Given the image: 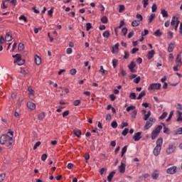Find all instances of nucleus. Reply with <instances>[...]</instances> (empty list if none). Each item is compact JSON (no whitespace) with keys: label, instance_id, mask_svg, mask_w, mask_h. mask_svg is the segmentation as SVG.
<instances>
[{"label":"nucleus","instance_id":"obj_9","mask_svg":"<svg viewBox=\"0 0 182 182\" xmlns=\"http://www.w3.org/2000/svg\"><path fill=\"white\" fill-rule=\"evenodd\" d=\"M119 173H124L126 171V164L124 163H122L119 166Z\"/></svg>","mask_w":182,"mask_h":182},{"label":"nucleus","instance_id":"obj_2","mask_svg":"<svg viewBox=\"0 0 182 182\" xmlns=\"http://www.w3.org/2000/svg\"><path fill=\"white\" fill-rule=\"evenodd\" d=\"M163 144V138H159L156 141V146L154 149V154L157 156L160 154V151H161V146Z\"/></svg>","mask_w":182,"mask_h":182},{"label":"nucleus","instance_id":"obj_53","mask_svg":"<svg viewBox=\"0 0 182 182\" xmlns=\"http://www.w3.org/2000/svg\"><path fill=\"white\" fill-rule=\"evenodd\" d=\"M136 19H138V21H139V22H141V21H143V16H141V14H136Z\"/></svg>","mask_w":182,"mask_h":182},{"label":"nucleus","instance_id":"obj_7","mask_svg":"<svg viewBox=\"0 0 182 182\" xmlns=\"http://www.w3.org/2000/svg\"><path fill=\"white\" fill-rule=\"evenodd\" d=\"M133 139L134 140V141H139V140H140V139H141V132H136L134 134Z\"/></svg>","mask_w":182,"mask_h":182},{"label":"nucleus","instance_id":"obj_47","mask_svg":"<svg viewBox=\"0 0 182 182\" xmlns=\"http://www.w3.org/2000/svg\"><path fill=\"white\" fill-rule=\"evenodd\" d=\"M122 33H123L124 36H126V35H127V28L126 27L122 28Z\"/></svg>","mask_w":182,"mask_h":182},{"label":"nucleus","instance_id":"obj_3","mask_svg":"<svg viewBox=\"0 0 182 182\" xmlns=\"http://www.w3.org/2000/svg\"><path fill=\"white\" fill-rule=\"evenodd\" d=\"M176 148H177V146L176 145V143L169 144L166 150V154L168 155L173 154V153L176 151Z\"/></svg>","mask_w":182,"mask_h":182},{"label":"nucleus","instance_id":"obj_18","mask_svg":"<svg viewBox=\"0 0 182 182\" xmlns=\"http://www.w3.org/2000/svg\"><path fill=\"white\" fill-rule=\"evenodd\" d=\"M177 122H182V112L180 110L177 111Z\"/></svg>","mask_w":182,"mask_h":182},{"label":"nucleus","instance_id":"obj_32","mask_svg":"<svg viewBox=\"0 0 182 182\" xmlns=\"http://www.w3.org/2000/svg\"><path fill=\"white\" fill-rule=\"evenodd\" d=\"M126 151H127V146H124L122 148V152H121V157H123V156H124V153H126Z\"/></svg>","mask_w":182,"mask_h":182},{"label":"nucleus","instance_id":"obj_28","mask_svg":"<svg viewBox=\"0 0 182 182\" xmlns=\"http://www.w3.org/2000/svg\"><path fill=\"white\" fill-rule=\"evenodd\" d=\"M159 133L158 132H156L155 131H152L151 132V139L152 140H154L156 139V138L157 137V136H159Z\"/></svg>","mask_w":182,"mask_h":182},{"label":"nucleus","instance_id":"obj_17","mask_svg":"<svg viewBox=\"0 0 182 182\" xmlns=\"http://www.w3.org/2000/svg\"><path fill=\"white\" fill-rule=\"evenodd\" d=\"M173 50H174V43H170L168 47V52H169V53H171Z\"/></svg>","mask_w":182,"mask_h":182},{"label":"nucleus","instance_id":"obj_25","mask_svg":"<svg viewBox=\"0 0 182 182\" xmlns=\"http://www.w3.org/2000/svg\"><path fill=\"white\" fill-rule=\"evenodd\" d=\"M136 68V63L134 61H132L128 65V69H134Z\"/></svg>","mask_w":182,"mask_h":182},{"label":"nucleus","instance_id":"obj_46","mask_svg":"<svg viewBox=\"0 0 182 182\" xmlns=\"http://www.w3.org/2000/svg\"><path fill=\"white\" fill-rule=\"evenodd\" d=\"M151 11H152V12H156L157 11V5L156 4H154L152 5Z\"/></svg>","mask_w":182,"mask_h":182},{"label":"nucleus","instance_id":"obj_36","mask_svg":"<svg viewBox=\"0 0 182 182\" xmlns=\"http://www.w3.org/2000/svg\"><path fill=\"white\" fill-rule=\"evenodd\" d=\"M167 117V112H164L163 114L159 117L160 120H163V119H166Z\"/></svg>","mask_w":182,"mask_h":182},{"label":"nucleus","instance_id":"obj_61","mask_svg":"<svg viewBox=\"0 0 182 182\" xmlns=\"http://www.w3.org/2000/svg\"><path fill=\"white\" fill-rule=\"evenodd\" d=\"M48 16H53V8H51V9L48 11Z\"/></svg>","mask_w":182,"mask_h":182},{"label":"nucleus","instance_id":"obj_22","mask_svg":"<svg viewBox=\"0 0 182 182\" xmlns=\"http://www.w3.org/2000/svg\"><path fill=\"white\" fill-rule=\"evenodd\" d=\"M150 116H151V112L149 111L147 114H145L144 116V120L147 121L150 118Z\"/></svg>","mask_w":182,"mask_h":182},{"label":"nucleus","instance_id":"obj_31","mask_svg":"<svg viewBox=\"0 0 182 182\" xmlns=\"http://www.w3.org/2000/svg\"><path fill=\"white\" fill-rule=\"evenodd\" d=\"M46 114H45V112H42L41 114H39L38 116V120H43V119H45Z\"/></svg>","mask_w":182,"mask_h":182},{"label":"nucleus","instance_id":"obj_44","mask_svg":"<svg viewBox=\"0 0 182 182\" xmlns=\"http://www.w3.org/2000/svg\"><path fill=\"white\" fill-rule=\"evenodd\" d=\"M131 116L132 117V119H136V116H137V110H134Z\"/></svg>","mask_w":182,"mask_h":182},{"label":"nucleus","instance_id":"obj_60","mask_svg":"<svg viewBox=\"0 0 182 182\" xmlns=\"http://www.w3.org/2000/svg\"><path fill=\"white\" fill-rule=\"evenodd\" d=\"M129 126V123L127 122H122L121 124V129H124V127H127Z\"/></svg>","mask_w":182,"mask_h":182},{"label":"nucleus","instance_id":"obj_51","mask_svg":"<svg viewBox=\"0 0 182 182\" xmlns=\"http://www.w3.org/2000/svg\"><path fill=\"white\" fill-rule=\"evenodd\" d=\"M117 62H119V60H117V59L112 60V66L114 68H116V66H117Z\"/></svg>","mask_w":182,"mask_h":182},{"label":"nucleus","instance_id":"obj_62","mask_svg":"<svg viewBox=\"0 0 182 182\" xmlns=\"http://www.w3.org/2000/svg\"><path fill=\"white\" fill-rule=\"evenodd\" d=\"M141 36H146V35H149V30L144 29V33H141Z\"/></svg>","mask_w":182,"mask_h":182},{"label":"nucleus","instance_id":"obj_6","mask_svg":"<svg viewBox=\"0 0 182 182\" xmlns=\"http://www.w3.org/2000/svg\"><path fill=\"white\" fill-rule=\"evenodd\" d=\"M12 58L15 59L14 63H18V62L22 59V55H21V54H16L12 55Z\"/></svg>","mask_w":182,"mask_h":182},{"label":"nucleus","instance_id":"obj_35","mask_svg":"<svg viewBox=\"0 0 182 182\" xmlns=\"http://www.w3.org/2000/svg\"><path fill=\"white\" fill-rule=\"evenodd\" d=\"M100 72H101V73H103V75H107L108 73L107 70L103 69V65L100 66Z\"/></svg>","mask_w":182,"mask_h":182},{"label":"nucleus","instance_id":"obj_38","mask_svg":"<svg viewBox=\"0 0 182 182\" xmlns=\"http://www.w3.org/2000/svg\"><path fill=\"white\" fill-rule=\"evenodd\" d=\"M154 35H155V36H161V35H163V33L160 31V29H158L156 31L154 32Z\"/></svg>","mask_w":182,"mask_h":182},{"label":"nucleus","instance_id":"obj_49","mask_svg":"<svg viewBox=\"0 0 182 182\" xmlns=\"http://www.w3.org/2000/svg\"><path fill=\"white\" fill-rule=\"evenodd\" d=\"M111 126L113 129H117V122L114 121L111 123Z\"/></svg>","mask_w":182,"mask_h":182},{"label":"nucleus","instance_id":"obj_15","mask_svg":"<svg viewBox=\"0 0 182 182\" xmlns=\"http://www.w3.org/2000/svg\"><path fill=\"white\" fill-rule=\"evenodd\" d=\"M28 91L29 92V97L31 96H35V90L32 89V86H28Z\"/></svg>","mask_w":182,"mask_h":182},{"label":"nucleus","instance_id":"obj_55","mask_svg":"<svg viewBox=\"0 0 182 182\" xmlns=\"http://www.w3.org/2000/svg\"><path fill=\"white\" fill-rule=\"evenodd\" d=\"M142 4L144 5V8H147V5H149V0H143Z\"/></svg>","mask_w":182,"mask_h":182},{"label":"nucleus","instance_id":"obj_4","mask_svg":"<svg viewBox=\"0 0 182 182\" xmlns=\"http://www.w3.org/2000/svg\"><path fill=\"white\" fill-rule=\"evenodd\" d=\"M161 87V84L160 83H152L149 87V90H159Z\"/></svg>","mask_w":182,"mask_h":182},{"label":"nucleus","instance_id":"obj_29","mask_svg":"<svg viewBox=\"0 0 182 182\" xmlns=\"http://www.w3.org/2000/svg\"><path fill=\"white\" fill-rule=\"evenodd\" d=\"M114 49L116 50V53H117V52H119V43H116L114 46L112 48V53H114Z\"/></svg>","mask_w":182,"mask_h":182},{"label":"nucleus","instance_id":"obj_19","mask_svg":"<svg viewBox=\"0 0 182 182\" xmlns=\"http://www.w3.org/2000/svg\"><path fill=\"white\" fill-rule=\"evenodd\" d=\"M139 25H140V21L139 20H134L132 22V26H133L134 28L139 26Z\"/></svg>","mask_w":182,"mask_h":182},{"label":"nucleus","instance_id":"obj_59","mask_svg":"<svg viewBox=\"0 0 182 182\" xmlns=\"http://www.w3.org/2000/svg\"><path fill=\"white\" fill-rule=\"evenodd\" d=\"M173 32L171 31H168V39H173Z\"/></svg>","mask_w":182,"mask_h":182},{"label":"nucleus","instance_id":"obj_57","mask_svg":"<svg viewBox=\"0 0 182 182\" xmlns=\"http://www.w3.org/2000/svg\"><path fill=\"white\" fill-rule=\"evenodd\" d=\"M76 69L73 68L70 70V75H72V76H75V75H76Z\"/></svg>","mask_w":182,"mask_h":182},{"label":"nucleus","instance_id":"obj_34","mask_svg":"<svg viewBox=\"0 0 182 182\" xmlns=\"http://www.w3.org/2000/svg\"><path fill=\"white\" fill-rule=\"evenodd\" d=\"M23 49H25V46L23 45V43H20L18 46V50L21 51L23 50Z\"/></svg>","mask_w":182,"mask_h":182},{"label":"nucleus","instance_id":"obj_21","mask_svg":"<svg viewBox=\"0 0 182 182\" xmlns=\"http://www.w3.org/2000/svg\"><path fill=\"white\" fill-rule=\"evenodd\" d=\"M151 177L153 180H157L159 178V173H157V171H154V172L151 173Z\"/></svg>","mask_w":182,"mask_h":182},{"label":"nucleus","instance_id":"obj_37","mask_svg":"<svg viewBox=\"0 0 182 182\" xmlns=\"http://www.w3.org/2000/svg\"><path fill=\"white\" fill-rule=\"evenodd\" d=\"M163 126H164V133L168 134V133L167 132H170V129L167 127H166V124L164 123H162Z\"/></svg>","mask_w":182,"mask_h":182},{"label":"nucleus","instance_id":"obj_64","mask_svg":"<svg viewBox=\"0 0 182 182\" xmlns=\"http://www.w3.org/2000/svg\"><path fill=\"white\" fill-rule=\"evenodd\" d=\"M176 134H182V127H180L176 130Z\"/></svg>","mask_w":182,"mask_h":182},{"label":"nucleus","instance_id":"obj_20","mask_svg":"<svg viewBox=\"0 0 182 182\" xmlns=\"http://www.w3.org/2000/svg\"><path fill=\"white\" fill-rule=\"evenodd\" d=\"M161 14L162 15V16L164 18H167L168 17V13L167 12V11H166V9H163L161 10Z\"/></svg>","mask_w":182,"mask_h":182},{"label":"nucleus","instance_id":"obj_10","mask_svg":"<svg viewBox=\"0 0 182 182\" xmlns=\"http://www.w3.org/2000/svg\"><path fill=\"white\" fill-rule=\"evenodd\" d=\"M73 133L78 138L80 137V136H82V131L80 129H74L73 131Z\"/></svg>","mask_w":182,"mask_h":182},{"label":"nucleus","instance_id":"obj_42","mask_svg":"<svg viewBox=\"0 0 182 182\" xmlns=\"http://www.w3.org/2000/svg\"><path fill=\"white\" fill-rule=\"evenodd\" d=\"M127 133H129V128H125L122 131V136H127Z\"/></svg>","mask_w":182,"mask_h":182},{"label":"nucleus","instance_id":"obj_39","mask_svg":"<svg viewBox=\"0 0 182 182\" xmlns=\"http://www.w3.org/2000/svg\"><path fill=\"white\" fill-rule=\"evenodd\" d=\"M102 36L104 38H109V36H110V32L109 31H106L103 33Z\"/></svg>","mask_w":182,"mask_h":182},{"label":"nucleus","instance_id":"obj_33","mask_svg":"<svg viewBox=\"0 0 182 182\" xmlns=\"http://www.w3.org/2000/svg\"><path fill=\"white\" fill-rule=\"evenodd\" d=\"M109 21V19L107 18V16H104L102 18H101V22L102 23H107V21Z\"/></svg>","mask_w":182,"mask_h":182},{"label":"nucleus","instance_id":"obj_23","mask_svg":"<svg viewBox=\"0 0 182 182\" xmlns=\"http://www.w3.org/2000/svg\"><path fill=\"white\" fill-rule=\"evenodd\" d=\"M5 39L6 42H11V41H12V36H11L9 33H6Z\"/></svg>","mask_w":182,"mask_h":182},{"label":"nucleus","instance_id":"obj_27","mask_svg":"<svg viewBox=\"0 0 182 182\" xmlns=\"http://www.w3.org/2000/svg\"><path fill=\"white\" fill-rule=\"evenodd\" d=\"M154 18H156V14H151L148 18L149 23H151V22H153V19H154Z\"/></svg>","mask_w":182,"mask_h":182},{"label":"nucleus","instance_id":"obj_13","mask_svg":"<svg viewBox=\"0 0 182 182\" xmlns=\"http://www.w3.org/2000/svg\"><path fill=\"white\" fill-rule=\"evenodd\" d=\"M2 43H5V38L3 36L0 37V52H2L4 50V47L2 46Z\"/></svg>","mask_w":182,"mask_h":182},{"label":"nucleus","instance_id":"obj_52","mask_svg":"<svg viewBox=\"0 0 182 182\" xmlns=\"http://www.w3.org/2000/svg\"><path fill=\"white\" fill-rule=\"evenodd\" d=\"M129 56L130 53H129V51H124V59H129Z\"/></svg>","mask_w":182,"mask_h":182},{"label":"nucleus","instance_id":"obj_8","mask_svg":"<svg viewBox=\"0 0 182 182\" xmlns=\"http://www.w3.org/2000/svg\"><path fill=\"white\" fill-rule=\"evenodd\" d=\"M27 107L31 110H35L36 109V105L32 102H27Z\"/></svg>","mask_w":182,"mask_h":182},{"label":"nucleus","instance_id":"obj_12","mask_svg":"<svg viewBox=\"0 0 182 182\" xmlns=\"http://www.w3.org/2000/svg\"><path fill=\"white\" fill-rule=\"evenodd\" d=\"M35 63L38 66L42 63V60L41 59V57L38 56V55L35 56Z\"/></svg>","mask_w":182,"mask_h":182},{"label":"nucleus","instance_id":"obj_58","mask_svg":"<svg viewBox=\"0 0 182 182\" xmlns=\"http://www.w3.org/2000/svg\"><path fill=\"white\" fill-rule=\"evenodd\" d=\"M39 146H41V141H37L36 144L33 146V150H36V149H38Z\"/></svg>","mask_w":182,"mask_h":182},{"label":"nucleus","instance_id":"obj_30","mask_svg":"<svg viewBox=\"0 0 182 182\" xmlns=\"http://www.w3.org/2000/svg\"><path fill=\"white\" fill-rule=\"evenodd\" d=\"M161 129H163V126L158 125L157 127L154 130V132L160 134V132L161 131Z\"/></svg>","mask_w":182,"mask_h":182},{"label":"nucleus","instance_id":"obj_26","mask_svg":"<svg viewBox=\"0 0 182 182\" xmlns=\"http://www.w3.org/2000/svg\"><path fill=\"white\" fill-rule=\"evenodd\" d=\"M176 63H180V66H181L182 65V62H181V55L180 54L177 55L176 56Z\"/></svg>","mask_w":182,"mask_h":182},{"label":"nucleus","instance_id":"obj_63","mask_svg":"<svg viewBox=\"0 0 182 182\" xmlns=\"http://www.w3.org/2000/svg\"><path fill=\"white\" fill-rule=\"evenodd\" d=\"M80 105V100H77L74 101V106H79Z\"/></svg>","mask_w":182,"mask_h":182},{"label":"nucleus","instance_id":"obj_54","mask_svg":"<svg viewBox=\"0 0 182 182\" xmlns=\"http://www.w3.org/2000/svg\"><path fill=\"white\" fill-rule=\"evenodd\" d=\"M129 98L132 99L133 100H136V93L134 92L130 93Z\"/></svg>","mask_w":182,"mask_h":182},{"label":"nucleus","instance_id":"obj_56","mask_svg":"<svg viewBox=\"0 0 182 182\" xmlns=\"http://www.w3.org/2000/svg\"><path fill=\"white\" fill-rule=\"evenodd\" d=\"M17 65L18 66H22V65H25V60L21 58V60L18 61V63H17Z\"/></svg>","mask_w":182,"mask_h":182},{"label":"nucleus","instance_id":"obj_40","mask_svg":"<svg viewBox=\"0 0 182 182\" xmlns=\"http://www.w3.org/2000/svg\"><path fill=\"white\" fill-rule=\"evenodd\" d=\"M140 80H141V77L140 76H138L135 79H134V82L139 84L140 83Z\"/></svg>","mask_w":182,"mask_h":182},{"label":"nucleus","instance_id":"obj_50","mask_svg":"<svg viewBox=\"0 0 182 182\" xmlns=\"http://www.w3.org/2000/svg\"><path fill=\"white\" fill-rule=\"evenodd\" d=\"M176 16H173V18H172V21H171V26H174V25H176Z\"/></svg>","mask_w":182,"mask_h":182},{"label":"nucleus","instance_id":"obj_41","mask_svg":"<svg viewBox=\"0 0 182 182\" xmlns=\"http://www.w3.org/2000/svg\"><path fill=\"white\" fill-rule=\"evenodd\" d=\"M125 9V7H124V5H119V14H122V12H123V11H124Z\"/></svg>","mask_w":182,"mask_h":182},{"label":"nucleus","instance_id":"obj_24","mask_svg":"<svg viewBox=\"0 0 182 182\" xmlns=\"http://www.w3.org/2000/svg\"><path fill=\"white\" fill-rule=\"evenodd\" d=\"M145 95H146V91L141 92L136 98L137 100H140L141 97H144Z\"/></svg>","mask_w":182,"mask_h":182},{"label":"nucleus","instance_id":"obj_5","mask_svg":"<svg viewBox=\"0 0 182 182\" xmlns=\"http://www.w3.org/2000/svg\"><path fill=\"white\" fill-rule=\"evenodd\" d=\"M167 174H176L177 173V166H173L172 167L168 168L166 170Z\"/></svg>","mask_w":182,"mask_h":182},{"label":"nucleus","instance_id":"obj_1","mask_svg":"<svg viewBox=\"0 0 182 182\" xmlns=\"http://www.w3.org/2000/svg\"><path fill=\"white\" fill-rule=\"evenodd\" d=\"M12 140H14V132L9 129L7 134H3L0 136V144L4 145L9 141V146H12L14 143Z\"/></svg>","mask_w":182,"mask_h":182},{"label":"nucleus","instance_id":"obj_45","mask_svg":"<svg viewBox=\"0 0 182 182\" xmlns=\"http://www.w3.org/2000/svg\"><path fill=\"white\" fill-rule=\"evenodd\" d=\"M134 109H136V106L130 105L127 108V112H130V110H134Z\"/></svg>","mask_w":182,"mask_h":182},{"label":"nucleus","instance_id":"obj_11","mask_svg":"<svg viewBox=\"0 0 182 182\" xmlns=\"http://www.w3.org/2000/svg\"><path fill=\"white\" fill-rule=\"evenodd\" d=\"M155 53L156 52L154 51V50H151V51H149L147 55V59H149V60H150V59H152Z\"/></svg>","mask_w":182,"mask_h":182},{"label":"nucleus","instance_id":"obj_14","mask_svg":"<svg viewBox=\"0 0 182 182\" xmlns=\"http://www.w3.org/2000/svg\"><path fill=\"white\" fill-rule=\"evenodd\" d=\"M153 126V123H151L150 122L147 121L144 127V130H149L150 127Z\"/></svg>","mask_w":182,"mask_h":182},{"label":"nucleus","instance_id":"obj_16","mask_svg":"<svg viewBox=\"0 0 182 182\" xmlns=\"http://www.w3.org/2000/svg\"><path fill=\"white\" fill-rule=\"evenodd\" d=\"M114 174H116V171H112L109 176H107V180L109 182L112 181V178H113V177H114Z\"/></svg>","mask_w":182,"mask_h":182},{"label":"nucleus","instance_id":"obj_48","mask_svg":"<svg viewBox=\"0 0 182 182\" xmlns=\"http://www.w3.org/2000/svg\"><path fill=\"white\" fill-rule=\"evenodd\" d=\"M92 29V23H86V31H89Z\"/></svg>","mask_w":182,"mask_h":182},{"label":"nucleus","instance_id":"obj_43","mask_svg":"<svg viewBox=\"0 0 182 182\" xmlns=\"http://www.w3.org/2000/svg\"><path fill=\"white\" fill-rule=\"evenodd\" d=\"M20 21H24V22H28V18L24 15H21L19 17Z\"/></svg>","mask_w":182,"mask_h":182}]
</instances>
